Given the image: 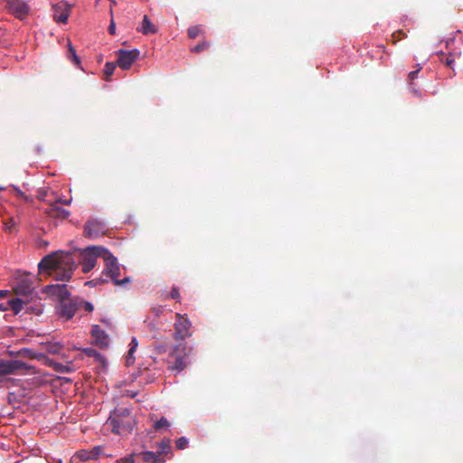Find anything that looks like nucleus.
I'll list each match as a JSON object with an SVG mask.
<instances>
[{
    "label": "nucleus",
    "mask_w": 463,
    "mask_h": 463,
    "mask_svg": "<svg viewBox=\"0 0 463 463\" xmlns=\"http://www.w3.org/2000/svg\"><path fill=\"white\" fill-rule=\"evenodd\" d=\"M108 424L115 434L131 432L135 424L134 417L128 408L115 409L108 419Z\"/></svg>",
    "instance_id": "obj_1"
},
{
    "label": "nucleus",
    "mask_w": 463,
    "mask_h": 463,
    "mask_svg": "<svg viewBox=\"0 0 463 463\" xmlns=\"http://www.w3.org/2000/svg\"><path fill=\"white\" fill-rule=\"evenodd\" d=\"M64 265H74V258L71 252L55 251L46 255L38 264L39 271L52 272L55 269Z\"/></svg>",
    "instance_id": "obj_2"
},
{
    "label": "nucleus",
    "mask_w": 463,
    "mask_h": 463,
    "mask_svg": "<svg viewBox=\"0 0 463 463\" xmlns=\"http://www.w3.org/2000/svg\"><path fill=\"white\" fill-rule=\"evenodd\" d=\"M106 248L101 246H89L79 250L78 263L82 266L84 273L90 272L96 265L99 257L103 258Z\"/></svg>",
    "instance_id": "obj_3"
},
{
    "label": "nucleus",
    "mask_w": 463,
    "mask_h": 463,
    "mask_svg": "<svg viewBox=\"0 0 463 463\" xmlns=\"http://www.w3.org/2000/svg\"><path fill=\"white\" fill-rule=\"evenodd\" d=\"M102 259L105 261L103 274L110 278L115 285L123 286L130 281L128 277H126L123 279H118L120 274V267L118 263L117 258L109 250H106Z\"/></svg>",
    "instance_id": "obj_4"
},
{
    "label": "nucleus",
    "mask_w": 463,
    "mask_h": 463,
    "mask_svg": "<svg viewBox=\"0 0 463 463\" xmlns=\"http://www.w3.org/2000/svg\"><path fill=\"white\" fill-rule=\"evenodd\" d=\"M191 352L186 343L176 344L170 353V358L173 361H169L168 369L171 371L182 372L187 366L186 358Z\"/></svg>",
    "instance_id": "obj_5"
},
{
    "label": "nucleus",
    "mask_w": 463,
    "mask_h": 463,
    "mask_svg": "<svg viewBox=\"0 0 463 463\" xmlns=\"http://www.w3.org/2000/svg\"><path fill=\"white\" fill-rule=\"evenodd\" d=\"M192 323L186 315L175 314L173 337L178 343H184L186 338L192 336Z\"/></svg>",
    "instance_id": "obj_6"
},
{
    "label": "nucleus",
    "mask_w": 463,
    "mask_h": 463,
    "mask_svg": "<svg viewBox=\"0 0 463 463\" xmlns=\"http://www.w3.org/2000/svg\"><path fill=\"white\" fill-rule=\"evenodd\" d=\"M139 53L140 52L137 49H134L131 51L119 49L117 52V55H118L117 64L122 70H128V69H130L132 64L135 62V61L138 58Z\"/></svg>",
    "instance_id": "obj_7"
},
{
    "label": "nucleus",
    "mask_w": 463,
    "mask_h": 463,
    "mask_svg": "<svg viewBox=\"0 0 463 463\" xmlns=\"http://www.w3.org/2000/svg\"><path fill=\"white\" fill-rule=\"evenodd\" d=\"M108 230L106 223L98 219L88 221L84 226V235L88 238H97L104 235Z\"/></svg>",
    "instance_id": "obj_8"
},
{
    "label": "nucleus",
    "mask_w": 463,
    "mask_h": 463,
    "mask_svg": "<svg viewBox=\"0 0 463 463\" xmlns=\"http://www.w3.org/2000/svg\"><path fill=\"white\" fill-rule=\"evenodd\" d=\"M30 366L20 360L0 359V376L13 374L17 371L29 369Z\"/></svg>",
    "instance_id": "obj_9"
},
{
    "label": "nucleus",
    "mask_w": 463,
    "mask_h": 463,
    "mask_svg": "<svg viewBox=\"0 0 463 463\" xmlns=\"http://www.w3.org/2000/svg\"><path fill=\"white\" fill-rule=\"evenodd\" d=\"M78 303L73 299L60 301L56 307V312L60 318L70 320L78 310Z\"/></svg>",
    "instance_id": "obj_10"
},
{
    "label": "nucleus",
    "mask_w": 463,
    "mask_h": 463,
    "mask_svg": "<svg viewBox=\"0 0 463 463\" xmlns=\"http://www.w3.org/2000/svg\"><path fill=\"white\" fill-rule=\"evenodd\" d=\"M33 284V283L30 279H22L15 283L13 290L15 295L21 296L28 300L30 298H33V296L36 294Z\"/></svg>",
    "instance_id": "obj_11"
},
{
    "label": "nucleus",
    "mask_w": 463,
    "mask_h": 463,
    "mask_svg": "<svg viewBox=\"0 0 463 463\" xmlns=\"http://www.w3.org/2000/svg\"><path fill=\"white\" fill-rule=\"evenodd\" d=\"M5 8L19 19L24 18L29 11L27 5L22 0H5Z\"/></svg>",
    "instance_id": "obj_12"
},
{
    "label": "nucleus",
    "mask_w": 463,
    "mask_h": 463,
    "mask_svg": "<svg viewBox=\"0 0 463 463\" xmlns=\"http://www.w3.org/2000/svg\"><path fill=\"white\" fill-rule=\"evenodd\" d=\"M78 264L76 260L74 259V265L71 267V265H64L63 267H60L55 269L53 272V278L55 280L68 281L71 276L74 269H76Z\"/></svg>",
    "instance_id": "obj_13"
},
{
    "label": "nucleus",
    "mask_w": 463,
    "mask_h": 463,
    "mask_svg": "<svg viewBox=\"0 0 463 463\" xmlns=\"http://www.w3.org/2000/svg\"><path fill=\"white\" fill-rule=\"evenodd\" d=\"M47 292L51 295L57 296L60 301L70 300V293L67 286L62 285H51L47 287Z\"/></svg>",
    "instance_id": "obj_14"
},
{
    "label": "nucleus",
    "mask_w": 463,
    "mask_h": 463,
    "mask_svg": "<svg viewBox=\"0 0 463 463\" xmlns=\"http://www.w3.org/2000/svg\"><path fill=\"white\" fill-rule=\"evenodd\" d=\"M7 302V310L11 309L14 314H18L27 305L28 300L22 298H13L10 291H8Z\"/></svg>",
    "instance_id": "obj_15"
},
{
    "label": "nucleus",
    "mask_w": 463,
    "mask_h": 463,
    "mask_svg": "<svg viewBox=\"0 0 463 463\" xmlns=\"http://www.w3.org/2000/svg\"><path fill=\"white\" fill-rule=\"evenodd\" d=\"M51 208L47 211V213L55 218L66 219L70 215V212L58 206L56 203H49Z\"/></svg>",
    "instance_id": "obj_16"
},
{
    "label": "nucleus",
    "mask_w": 463,
    "mask_h": 463,
    "mask_svg": "<svg viewBox=\"0 0 463 463\" xmlns=\"http://www.w3.org/2000/svg\"><path fill=\"white\" fill-rule=\"evenodd\" d=\"M144 462L146 463H164L165 458L160 453L153 451H144L140 454Z\"/></svg>",
    "instance_id": "obj_17"
},
{
    "label": "nucleus",
    "mask_w": 463,
    "mask_h": 463,
    "mask_svg": "<svg viewBox=\"0 0 463 463\" xmlns=\"http://www.w3.org/2000/svg\"><path fill=\"white\" fill-rule=\"evenodd\" d=\"M92 336L95 338L96 343L100 346L108 345V336L98 326L93 327Z\"/></svg>",
    "instance_id": "obj_18"
},
{
    "label": "nucleus",
    "mask_w": 463,
    "mask_h": 463,
    "mask_svg": "<svg viewBox=\"0 0 463 463\" xmlns=\"http://www.w3.org/2000/svg\"><path fill=\"white\" fill-rule=\"evenodd\" d=\"M83 354L88 357H93L97 362H99L101 365L106 364L105 357L101 355L96 349L92 347L84 348L82 350Z\"/></svg>",
    "instance_id": "obj_19"
},
{
    "label": "nucleus",
    "mask_w": 463,
    "mask_h": 463,
    "mask_svg": "<svg viewBox=\"0 0 463 463\" xmlns=\"http://www.w3.org/2000/svg\"><path fill=\"white\" fill-rule=\"evenodd\" d=\"M141 32L143 33V34H149V33H156V26L150 22L147 15H145L143 18Z\"/></svg>",
    "instance_id": "obj_20"
},
{
    "label": "nucleus",
    "mask_w": 463,
    "mask_h": 463,
    "mask_svg": "<svg viewBox=\"0 0 463 463\" xmlns=\"http://www.w3.org/2000/svg\"><path fill=\"white\" fill-rule=\"evenodd\" d=\"M129 345H130V348L128 350V356H127V359H126V363H127L128 365H130L131 364L134 363L133 354H134V352L136 351V349H137V347L138 345V342H137L136 337H132Z\"/></svg>",
    "instance_id": "obj_21"
},
{
    "label": "nucleus",
    "mask_w": 463,
    "mask_h": 463,
    "mask_svg": "<svg viewBox=\"0 0 463 463\" xmlns=\"http://www.w3.org/2000/svg\"><path fill=\"white\" fill-rule=\"evenodd\" d=\"M67 57L69 60L72 61L76 65H80V60L78 57L76 51L70 41L68 42Z\"/></svg>",
    "instance_id": "obj_22"
},
{
    "label": "nucleus",
    "mask_w": 463,
    "mask_h": 463,
    "mask_svg": "<svg viewBox=\"0 0 463 463\" xmlns=\"http://www.w3.org/2000/svg\"><path fill=\"white\" fill-rule=\"evenodd\" d=\"M76 457L80 458L81 461H87L90 459H95L96 454L91 452L90 450H80L76 453Z\"/></svg>",
    "instance_id": "obj_23"
},
{
    "label": "nucleus",
    "mask_w": 463,
    "mask_h": 463,
    "mask_svg": "<svg viewBox=\"0 0 463 463\" xmlns=\"http://www.w3.org/2000/svg\"><path fill=\"white\" fill-rule=\"evenodd\" d=\"M117 65V63L109 61L105 64L104 75L106 80H109V77L113 74Z\"/></svg>",
    "instance_id": "obj_24"
},
{
    "label": "nucleus",
    "mask_w": 463,
    "mask_h": 463,
    "mask_svg": "<svg viewBox=\"0 0 463 463\" xmlns=\"http://www.w3.org/2000/svg\"><path fill=\"white\" fill-rule=\"evenodd\" d=\"M7 295L8 290H0V311L7 310Z\"/></svg>",
    "instance_id": "obj_25"
},
{
    "label": "nucleus",
    "mask_w": 463,
    "mask_h": 463,
    "mask_svg": "<svg viewBox=\"0 0 463 463\" xmlns=\"http://www.w3.org/2000/svg\"><path fill=\"white\" fill-rule=\"evenodd\" d=\"M53 368L57 373H71L72 371V368L71 365L62 364L60 363H55L53 365Z\"/></svg>",
    "instance_id": "obj_26"
},
{
    "label": "nucleus",
    "mask_w": 463,
    "mask_h": 463,
    "mask_svg": "<svg viewBox=\"0 0 463 463\" xmlns=\"http://www.w3.org/2000/svg\"><path fill=\"white\" fill-rule=\"evenodd\" d=\"M201 33L202 28L200 25L190 26L187 30V34L191 39H195Z\"/></svg>",
    "instance_id": "obj_27"
},
{
    "label": "nucleus",
    "mask_w": 463,
    "mask_h": 463,
    "mask_svg": "<svg viewBox=\"0 0 463 463\" xmlns=\"http://www.w3.org/2000/svg\"><path fill=\"white\" fill-rule=\"evenodd\" d=\"M158 447H159V451L157 453H160L161 456L164 453H167L171 448L170 447V439H165L161 440L158 444Z\"/></svg>",
    "instance_id": "obj_28"
},
{
    "label": "nucleus",
    "mask_w": 463,
    "mask_h": 463,
    "mask_svg": "<svg viewBox=\"0 0 463 463\" xmlns=\"http://www.w3.org/2000/svg\"><path fill=\"white\" fill-rule=\"evenodd\" d=\"M210 46V43L206 41H203L201 43H199L198 44H196L194 47H193L191 49L192 52H201L206 49H208Z\"/></svg>",
    "instance_id": "obj_29"
},
{
    "label": "nucleus",
    "mask_w": 463,
    "mask_h": 463,
    "mask_svg": "<svg viewBox=\"0 0 463 463\" xmlns=\"http://www.w3.org/2000/svg\"><path fill=\"white\" fill-rule=\"evenodd\" d=\"M69 13L68 10L62 11L60 14H55L54 19L62 24H66L68 21Z\"/></svg>",
    "instance_id": "obj_30"
},
{
    "label": "nucleus",
    "mask_w": 463,
    "mask_h": 463,
    "mask_svg": "<svg viewBox=\"0 0 463 463\" xmlns=\"http://www.w3.org/2000/svg\"><path fill=\"white\" fill-rule=\"evenodd\" d=\"M169 421L165 418L162 417L159 420H157L155 423L154 428L155 430H158L162 428H167L169 427Z\"/></svg>",
    "instance_id": "obj_31"
},
{
    "label": "nucleus",
    "mask_w": 463,
    "mask_h": 463,
    "mask_svg": "<svg viewBox=\"0 0 463 463\" xmlns=\"http://www.w3.org/2000/svg\"><path fill=\"white\" fill-rule=\"evenodd\" d=\"M188 445V439L185 437H181L175 441V446L178 449H184Z\"/></svg>",
    "instance_id": "obj_32"
},
{
    "label": "nucleus",
    "mask_w": 463,
    "mask_h": 463,
    "mask_svg": "<svg viewBox=\"0 0 463 463\" xmlns=\"http://www.w3.org/2000/svg\"><path fill=\"white\" fill-rule=\"evenodd\" d=\"M14 225H15V222H14V219L8 218L4 223L5 231L7 232H12Z\"/></svg>",
    "instance_id": "obj_33"
},
{
    "label": "nucleus",
    "mask_w": 463,
    "mask_h": 463,
    "mask_svg": "<svg viewBox=\"0 0 463 463\" xmlns=\"http://www.w3.org/2000/svg\"><path fill=\"white\" fill-rule=\"evenodd\" d=\"M405 36H406V33L403 31L398 30L395 33H393L392 35V43H396L398 41L402 40Z\"/></svg>",
    "instance_id": "obj_34"
},
{
    "label": "nucleus",
    "mask_w": 463,
    "mask_h": 463,
    "mask_svg": "<svg viewBox=\"0 0 463 463\" xmlns=\"http://www.w3.org/2000/svg\"><path fill=\"white\" fill-rule=\"evenodd\" d=\"M13 189L17 197L24 199L25 201H29L28 196L20 188L14 185Z\"/></svg>",
    "instance_id": "obj_35"
},
{
    "label": "nucleus",
    "mask_w": 463,
    "mask_h": 463,
    "mask_svg": "<svg viewBox=\"0 0 463 463\" xmlns=\"http://www.w3.org/2000/svg\"><path fill=\"white\" fill-rule=\"evenodd\" d=\"M168 344H163V345H155V349L156 350L157 354H165L168 351Z\"/></svg>",
    "instance_id": "obj_36"
},
{
    "label": "nucleus",
    "mask_w": 463,
    "mask_h": 463,
    "mask_svg": "<svg viewBox=\"0 0 463 463\" xmlns=\"http://www.w3.org/2000/svg\"><path fill=\"white\" fill-rule=\"evenodd\" d=\"M420 71V67H419L417 70L412 71L409 73L408 78H409L411 84H412L413 80L418 77Z\"/></svg>",
    "instance_id": "obj_37"
},
{
    "label": "nucleus",
    "mask_w": 463,
    "mask_h": 463,
    "mask_svg": "<svg viewBox=\"0 0 463 463\" xmlns=\"http://www.w3.org/2000/svg\"><path fill=\"white\" fill-rule=\"evenodd\" d=\"M171 298L177 301H180V293L177 287H173L171 290Z\"/></svg>",
    "instance_id": "obj_38"
},
{
    "label": "nucleus",
    "mask_w": 463,
    "mask_h": 463,
    "mask_svg": "<svg viewBox=\"0 0 463 463\" xmlns=\"http://www.w3.org/2000/svg\"><path fill=\"white\" fill-rule=\"evenodd\" d=\"M163 308L162 307H154L150 309V313L154 315L155 317H159L162 313Z\"/></svg>",
    "instance_id": "obj_39"
},
{
    "label": "nucleus",
    "mask_w": 463,
    "mask_h": 463,
    "mask_svg": "<svg viewBox=\"0 0 463 463\" xmlns=\"http://www.w3.org/2000/svg\"><path fill=\"white\" fill-rule=\"evenodd\" d=\"M61 347V345L60 344L52 345V346H50L49 352H51L52 354H56L60 351Z\"/></svg>",
    "instance_id": "obj_40"
},
{
    "label": "nucleus",
    "mask_w": 463,
    "mask_h": 463,
    "mask_svg": "<svg viewBox=\"0 0 463 463\" xmlns=\"http://www.w3.org/2000/svg\"><path fill=\"white\" fill-rule=\"evenodd\" d=\"M108 30H109V33L110 34H112V35H114V34H115V33H116V24H115V23H114L113 19H111V21H110V24L109 25Z\"/></svg>",
    "instance_id": "obj_41"
},
{
    "label": "nucleus",
    "mask_w": 463,
    "mask_h": 463,
    "mask_svg": "<svg viewBox=\"0 0 463 463\" xmlns=\"http://www.w3.org/2000/svg\"><path fill=\"white\" fill-rule=\"evenodd\" d=\"M104 282H107V279H93V280L88 281L86 284L96 286L98 283H104Z\"/></svg>",
    "instance_id": "obj_42"
},
{
    "label": "nucleus",
    "mask_w": 463,
    "mask_h": 463,
    "mask_svg": "<svg viewBox=\"0 0 463 463\" xmlns=\"http://www.w3.org/2000/svg\"><path fill=\"white\" fill-rule=\"evenodd\" d=\"M455 61L452 57L449 56L446 58V61H445V64L449 67V68H452L453 64H454Z\"/></svg>",
    "instance_id": "obj_43"
},
{
    "label": "nucleus",
    "mask_w": 463,
    "mask_h": 463,
    "mask_svg": "<svg viewBox=\"0 0 463 463\" xmlns=\"http://www.w3.org/2000/svg\"><path fill=\"white\" fill-rule=\"evenodd\" d=\"M83 306L86 311L91 312L93 310V305L90 302H84Z\"/></svg>",
    "instance_id": "obj_44"
},
{
    "label": "nucleus",
    "mask_w": 463,
    "mask_h": 463,
    "mask_svg": "<svg viewBox=\"0 0 463 463\" xmlns=\"http://www.w3.org/2000/svg\"><path fill=\"white\" fill-rule=\"evenodd\" d=\"M121 461H123L125 463H134L135 459H134V457L132 455H130L129 457L121 459Z\"/></svg>",
    "instance_id": "obj_45"
},
{
    "label": "nucleus",
    "mask_w": 463,
    "mask_h": 463,
    "mask_svg": "<svg viewBox=\"0 0 463 463\" xmlns=\"http://www.w3.org/2000/svg\"><path fill=\"white\" fill-rule=\"evenodd\" d=\"M101 449L100 447H95L90 451L96 454V458L99 457Z\"/></svg>",
    "instance_id": "obj_46"
},
{
    "label": "nucleus",
    "mask_w": 463,
    "mask_h": 463,
    "mask_svg": "<svg viewBox=\"0 0 463 463\" xmlns=\"http://www.w3.org/2000/svg\"><path fill=\"white\" fill-rule=\"evenodd\" d=\"M27 311H32V312H34L35 314L39 315L42 313V310L37 307V308H33V307H28L27 308Z\"/></svg>",
    "instance_id": "obj_47"
},
{
    "label": "nucleus",
    "mask_w": 463,
    "mask_h": 463,
    "mask_svg": "<svg viewBox=\"0 0 463 463\" xmlns=\"http://www.w3.org/2000/svg\"><path fill=\"white\" fill-rule=\"evenodd\" d=\"M49 245V242L47 241H41L39 242V247H47Z\"/></svg>",
    "instance_id": "obj_48"
},
{
    "label": "nucleus",
    "mask_w": 463,
    "mask_h": 463,
    "mask_svg": "<svg viewBox=\"0 0 463 463\" xmlns=\"http://www.w3.org/2000/svg\"><path fill=\"white\" fill-rule=\"evenodd\" d=\"M58 202L59 203H62L64 204H70V203H71V201H66V200L61 201V199H59L58 201L55 202V203H58Z\"/></svg>",
    "instance_id": "obj_49"
},
{
    "label": "nucleus",
    "mask_w": 463,
    "mask_h": 463,
    "mask_svg": "<svg viewBox=\"0 0 463 463\" xmlns=\"http://www.w3.org/2000/svg\"><path fill=\"white\" fill-rule=\"evenodd\" d=\"M148 327H149V329H150L151 331H152V330H156V325H155V324H153V323H150V324L148 325Z\"/></svg>",
    "instance_id": "obj_50"
},
{
    "label": "nucleus",
    "mask_w": 463,
    "mask_h": 463,
    "mask_svg": "<svg viewBox=\"0 0 463 463\" xmlns=\"http://www.w3.org/2000/svg\"><path fill=\"white\" fill-rule=\"evenodd\" d=\"M109 2L111 3V5H117L116 0H109Z\"/></svg>",
    "instance_id": "obj_51"
},
{
    "label": "nucleus",
    "mask_w": 463,
    "mask_h": 463,
    "mask_svg": "<svg viewBox=\"0 0 463 463\" xmlns=\"http://www.w3.org/2000/svg\"><path fill=\"white\" fill-rule=\"evenodd\" d=\"M44 196H45V194H42L41 195H39V198H40L41 200H44Z\"/></svg>",
    "instance_id": "obj_52"
}]
</instances>
